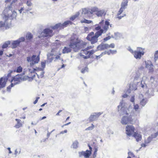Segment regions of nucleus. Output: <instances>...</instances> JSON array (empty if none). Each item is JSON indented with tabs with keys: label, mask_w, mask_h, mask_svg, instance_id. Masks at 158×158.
<instances>
[{
	"label": "nucleus",
	"mask_w": 158,
	"mask_h": 158,
	"mask_svg": "<svg viewBox=\"0 0 158 158\" xmlns=\"http://www.w3.org/2000/svg\"><path fill=\"white\" fill-rule=\"evenodd\" d=\"M15 120L17 121V123L15 126V127L16 128H19L23 126V123L21 122L20 119H19L16 118Z\"/></svg>",
	"instance_id": "19"
},
{
	"label": "nucleus",
	"mask_w": 158,
	"mask_h": 158,
	"mask_svg": "<svg viewBox=\"0 0 158 158\" xmlns=\"http://www.w3.org/2000/svg\"><path fill=\"white\" fill-rule=\"evenodd\" d=\"M127 2L126 1L125 2H122L121 5V7L120 8L119 10L118 11V12L117 14V18L119 19H121L122 17H123L124 15H123L122 16H119V15L123 12V10L124 9L126 8V7L127 6Z\"/></svg>",
	"instance_id": "14"
},
{
	"label": "nucleus",
	"mask_w": 158,
	"mask_h": 158,
	"mask_svg": "<svg viewBox=\"0 0 158 158\" xmlns=\"http://www.w3.org/2000/svg\"><path fill=\"white\" fill-rule=\"evenodd\" d=\"M87 44V42H84L78 38L72 36L69 40V48L65 47L63 49L62 53L65 54L70 52L72 49L74 52H77L86 46Z\"/></svg>",
	"instance_id": "1"
},
{
	"label": "nucleus",
	"mask_w": 158,
	"mask_h": 158,
	"mask_svg": "<svg viewBox=\"0 0 158 158\" xmlns=\"http://www.w3.org/2000/svg\"><path fill=\"white\" fill-rule=\"evenodd\" d=\"M22 70L23 68L21 66H19L17 67L16 69L14 70V72L18 73H20L22 71Z\"/></svg>",
	"instance_id": "26"
},
{
	"label": "nucleus",
	"mask_w": 158,
	"mask_h": 158,
	"mask_svg": "<svg viewBox=\"0 0 158 158\" xmlns=\"http://www.w3.org/2000/svg\"><path fill=\"white\" fill-rule=\"evenodd\" d=\"M128 155H129V156H131L132 157H134L135 156L134 154L131 152H129L128 153Z\"/></svg>",
	"instance_id": "43"
},
{
	"label": "nucleus",
	"mask_w": 158,
	"mask_h": 158,
	"mask_svg": "<svg viewBox=\"0 0 158 158\" xmlns=\"http://www.w3.org/2000/svg\"><path fill=\"white\" fill-rule=\"evenodd\" d=\"M78 143L77 141H75L72 144L73 148H77L78 147Z\"/></svg>",
	"instance_id": "32"
},
{
	"label": "nucleus",
	"mask_w": 158,
	"mask_h": 158,
	"mask_svg": "<svg viewBox=\"0 0 158 158\" xmlns=\"http://www.w3.org/2000/svg\"><path fill=\"white\" fill-rule=\"evenodd\" d=\"M94 126L93 125V124H92L91 126L90 127H89L87 128H86L85 129V131H88V130H91L94 129Z\"/></svg>",
	"instance_id": "33"
},
{
	"label": "nucleus",
	"mask_w": 158,
	"mask_h": 158,
	"mask_svg": "<svg viewBox=\"0 0 158 158\" xmlns=\"http://www.w3.org/2000/svg\"><path fill=\"white\" fill-rule=\"evenodd\" d=\"M60 54L59 55H57L56 57H55V59L56 60H58V59H59L60 58Z\"/></svg>",
	"instance_id": "49"
},
{
	"label": "nucleus",
	"mask_w": 158,
	"mask_h": 158,
	"mask_svg": "<svg viewBox=\"0 0 158 158\" xmlns=\"http://www.w3.org/2000/svg\"><path fill=\"white\" fill-rule=\"evenodd\" d=\"M62 111V110H60L58 111V112L57 113H56V115H57V116L59 115H60V114H60V112H61Z\"/></svg>",
	"instance_id": "52"
},
{
	"label": "nucleus",
	"mask_w": 158,
	"mask_h": 158,
	"mask_svg": "<svg viewBox=\"0 0 158 158\" xmlns=\"http://www.w3.org/2000/svg\"><path fill=\"white\" fill-rule=\"evenodd\" d=\"M138 51L133 50L130 47H129L128 50L133 55L134 57L136 59H140L142 56L143 55L144 52L141 51L142 49L140 48H137Z\"/></svg>",
	"instance_id": "5"
},
{
	"label": "nucleus",
	"mask_w": 158,
	"mask_h": 158,
	"mask_svg": "<svg viewBox=\"0 0 158 158\" xmlns=\"http://www.w3.org/2000/svg\"><path fill=\"white\" fill-rule=\"evenodd\" d=\"M3 54V51L1 50L0 51V56L2 55Z\"/></svg>",
	"instance_id": "58"
},
{
	"label": "nucleus",
	"mask_w": 158,
	"mask_h": 158,
	"mask_svg": "<svg viewBox=\"0 0 158 158\" xmlns=\"http://www.w3.org/2000/svg\"><path fill=\"white\" fill-rule=\"evenodd\" d=\"M135 130V127L132 125H127L126 127V134L129 136H131L132 135H133Z\"/></svg>",
	"instance_id": "12"
},
{
	"label": "nucleus",
	"mask_w": 158,
	"mask_h": 158,
	"mask_svg": "<svg viewBox=\"0 0 158 158\" xmlns=\"http://www.w3.org/2000/svg\"><path fill=\"white\" fill-rule=\"evenodd\" d=\"M80 22L81 23H85L89 24L92 23V21L91 20H88L85 19H84L83 20H81Z\"/></svg>",
	"instance_id": "25"
},
{
	"label": "nucleus",
	"mask_w": 158,
	"mask_h": 158,
	"mask_svg": "<svg viewBox=\"0 0 158 158\" xmlns=\"http://www.w3.org/2000/svg\"><path fill=\"white\" fill-rule=\"evenodd\" d=\"M84 29V31L85 32H86L87 31H89V28L87 27H85Z\"/></svg>",
	"instance_id": "51"
},
{
	"label": "nucleus",
	"mask_w": 158,
	"mask_h": 158,
	"mask_svg": "<svg viewBox=\"0 0 158 158\" xmlns=\"http://www.w3.org/2000/svg\"><path fill=\"white\" fill-rule=\"evenodd\" d=\"M89 150H87L85 151H82L79 152L80 157L84 156L85 158H89L91 154L92 148L89 144L88 145Z\"/></svg>",
	"instance_id": "13"
},
{
	"label": "nucleus",
	"mask_w": 158,
	"mask_h": 158,
	"mask_svg": "<svg viewBox=\"0 0 158 158\" xmlns=\"http://www.w3.org/2000/svg\"><path fill=\"white\" fill-rule=\"evenodd\" d=\"M18 75L19 74H18L15 76L13 77L11 81V83L10 85L7 87V89L8 90H10L11 87L20 82V78L18 77Z\"/></svg>",
	"instance_id": "11"
},
{
	"label": "nucleus",
	"mask_w": 158,
	"mask_h": 158,
	"mask_svg": "<svg viewBox=\"0 0 158 158\" xmlns=\"http://www.w3.org/2000/svg\"><path fill=\"white\" fill-rule=\"evenodd\" d=\"M135 101V98L134 97H132L131 99V101L132 102H134Z\"/></svg>",
	"instance_id": "50"
},
{
	"label": "nucleus",
	"mask_w": 158,
	"mask_h": 158,
	"mask_svg": "<svg viewBox=\"0 0 158 158\" xmlns=\"http://www.w3.org/2000/svg\"><path fill=\"white\" fill-rule=\"evenodd\" d=\"M151 136L153 138L156 137L157 136H158V130L157 132L153 134H152L151 135Z\"/></svg>",
	"instance_id": "37"
},
{
	"label": "nucleus",
	"mask_w": 158,
	"mask_h": 158,
	"mask_svg": "<svg viewBox=\"0 0 158 158\" xmlns=\"http://www.w3.org/2000/svg\"><path fill=\"white\" fill-rule=\"evenodd\" d=\"M88 68L87 67H85L84 69H82L81 70V72L82 73H85L86 71H87Z\"/></svg>",
	"instance_id": "40"
},
{
	"label": "nucleus",
	"mask_w": 158,
	"mask_h": 158,
	"mask_svg": "<svg viewBox=\"0 0 158 158\" xmlns=\"http://www.w3.org/2000/svg\"><path fill=\"white\" fill-rule=\"evenodd\" d=\"M26 38L27 40H30L33 38V35L31 33L27 34L26 35Z\"/></svg>",
	"instance_id": "28"
},
{
	"label": "nucleus",
	"mask_w": 158,
	"mask_h": 158,
	"mask_svg": "<svg viewBox=\"0 0 158 158\" xmlns=\"http://www.w3.org/2000/svg\"><path fill=\"white\" fill-rule=\"evenodd\" d=\"M128 117L123 116L121 122L123 124L126 125L128 124Z\"/></svg>",
	"instance_id": "22"
},
{
	"label": "nucleus",
	"mask_w": 158,
	"mask_h": 158,
	"mask_svg": "<svg viewBox=\"0 0 158 158\" xmlns=\"http://www.w3.org/2000/svg\"><path fill=\"white\" fill-rule=\"evenodd\" d=\"M104 23V20H102L98 24H96L95 26V30L98 32H101V35L103 33H105L108 30L109 26L110 25L109 22L107 21L105 22V24L102 27V29H101V25Z\"/></svg>",
	"instance_id": "3"
},
{
	"label": "nucleus",
	"mask_w": 158,
	"mask_h": 158,
	"mask_svg": "<svg viewBox=\"0 0 158 158\" xmlns=\"http://www.w3.org/2000/svg\"><path fill=\"white\" fill-rule=\"evenodd\" d=\"M70 123H71V122H69V123H66V124H64V125H63L61 127H64V126L67 125H69V124H70Z\"/></svg>",
	"instance_id": "54"
},
{
	"label": "nucleus",
	"mask_w": 158,
	"mask_h": 158,
	"mask_svg": "<svg viewBox=\"0 0 158 158\" xmlns=\"http://www.w3.org/2000/svg\"><path fill=\"white\" fill-rule=\"evenodd\" d=\"M7 81V79L2 77L0 79V88H3L5 87Z\"/></svg>",
	"instance_id": "17"
},
{
	"label": "nucleus",
	"mask_w": 158,
	"mask_h": 158,
	"mask_svg": "<svg viewBox=\"0 0 158 158\" xmlns=\"http://www.w3.org/2000/svg\"><path fill=\"white\" fill-rule=\"evenodd\" d=\"M20 40L19 41H20V42H23V41H25V38L24 37H21L20 39Z\"/></svg>",
	"instance_id": "47"
},
{
	"label": "nucleus",
	"mask_w": 158,
	"mask_h": 158,
	"mask_svg": "<svg viewBox=\"0 0 158 158\" xmlns=\"http://www.w3.org/2000/svg\"><path fill=\"white\" fill-rule=\"evenodd\" d=\"M11 17L12 16L11 14L9 15L8 14L7 15H5L3 17V19L4 20L5 22L3 23L2 21L0 22V27H4L5 25V23H6V21Z\"/></svg>",
	"instance_id": "16"
},
{
	"label": "nucleus",
	"mask_w": 158,
	"mask_h": 158,
	"mask_svg": "<svg viewBox=\"0 0 158 158\" xmlns=\"http://www.w3.org/2000/svg\"><path fill=\"white\" fill-rule=\"evenodd\" d=\"M40 98L38 97H37L36 100L35 101L33 102V103L35 104H36L38 102V99Z\"/></svg>",
	"instance_id": "46"
},
{
	"label": "nucleus",
	"mask_w": 158,
	"mask_h": 158,
	"mask_svg": "<svg viewBox=\"0 0 158 158\" xmlns=\"http://www.w3.org/2000/svg\"><path fill=\"white\" fill-rule=\"evenodd\" d=\"M109 48H113L114 47V44H111L110 45H109Z\"/></svg>",
	"instance_id": "44"
},
{
	"label": "nucleus",
	"mask_w": 158,
	"mask_h": 158,
	"mask_svg": "<svg viewBox=\"0 0 158 158\" xmlns=\"http://www.w3.org/2000/svg\"><path fill=\"white\" fill-rule=\"evenodd\" d=\"M43 37H50L54 35L53 31L48 28L45 29L41 33Z\"/></svg>",
	"instance_id": "10"
},
{
	"label": "nucleus",
	"mask_w": 158,
	"mask_h": 158,
	"mask_svg": "<svg viewBox=\"0 0 158 158\" xmlns=\"http://www.w3.org/2000/svg\"><path fill=\"white\" fill-rule=\"evenodd\" d=\"M27 5L29 6H30L31 5V3H29V2L28 1H27Z\"/></svg>",
	"instance_id": "61"
},
{
	"label": "nucleus",
	"mask_w": 158,
	"mask_h": 158,
	"mask_svg": "<svg viewBox=\"0 0 158 158\" xmlns=\"http://www.w3.org/2000/svg\"><path fill=\"white\" fill-rule=\"evenodd\" d=\"M98 8L96 7H93L91 9H87L85 8L83 10V12L82 13L81 17L82 18H83L86 14H93L96 13L98 11Z\"/></svg>",
	"instance_id": "8"
},
{
	"label": "nucleus",
	"mask_w": 158,
	"mask_h": 158,
	"mask_svg": "<svg viewBox=\"0 0 158 158\" xmlns=\"http://www.w3.org/2000/svg\"><path fill=\"white\" fill-rule=\"evenodd\" d=\"M50 134H51V133H49L47 134V136L48 137H49Z\"/></svg>",
	"instance_id": "60"
},
{
	"label": "nucleus",
	"mask_w": 158,
	"mask_h": 158,
	"mask_svg": "<svg viewBox=\"0 0 158 158\" xmlns=\"http://www.w3.org/2000/svg\"><path fill=\"white\" fill-rule=\"evenodd\" d=\"M102 114L100 112L94 113L93 114L91 115L89 118V121L91 122L97 120Z\"/></svg>",
	"instance_id": "15"
},
{
	"label": "nucleus",
	"mask_w": 158,
	"mask_h": 158,
	"mask_svg": "<svg viewBox=\"0 0 158 158\" xmlns=\"http://www.w3.org/2000/svg\"><path fill=\"white\" fill-rule=\"evenodd\" d=\"M10 10L8 9H5V10H4V13H5V12H9V11H10Z\"/></svg>",
	"instance_id": "57"
},
{
	"label": "nucleus",
	"mask_w": 158,
	"mask_h": 158,
	"mask_svg": "<svg viewBox=\"0 0 158 158\" xmlns=\"http://www.w3.org/2000/svg\"><path fill=\"white\" fill-rule=\"evenodd\" d=\"M53 54H50L48 56V60L50 62H52L53 60V58L52 57Z\"/></svg>",
	"instance_id": "29"
},
{
	"label": "nucleus",
	"mask_w": 158,
	"mask_h": 158,
	"mask_svg": "<svg viewBox=\"0 0 158 158\" xmlns=\"http://www.w3.org/2000/svg\"><path fill=\"white\" fill-rule=\"evenodd\" d=\"M73 23L70 20H67L65 21L63 23H59L56 24L55 25L52 27V29H61L67 27L69 25H72Z\"/></svg>",
	"instance_id": "7"
},
{
	"label": "nucleus",
	"mask_w": 158,
	"mask_h": 158,
	"mask_svg": "<svg viewBox=\"0 0 158 158\" xmlns=\"http://www.w3.org/2000/svg\"><path fill=\"white\" fill-rule=\"evenodd\" d=\"M93 48V47L92 46H89L87 47L86 48H85V49L87 50L88 51L89 49H90Z\"/></svg>",
	"instance_id": "45"
},
{
	"label": "nucleus",
	"mask_w": 158,
	"mask_h": 158,
	"mask_svg": "<svg viewBox=\"0 0 158 158\" xmlns=\"http://www.w3.org/2000/svg\"><path fill=\"white\" fill-rule=\"evenodd\" d=\"M46 117L44 116L43 117H42V118H40V120H42L43 119H44L46 118Z\"/></svg>",
	"instance_id": "55"
},
{
	"label": "nucleus",
	"mask_w": 158,
	"mask_h": 158,
	"mask_svg": "<svg viewBox=\"0 0 158 158\" xmlns=\"http://www.w3.org/2000/svg\"><path fill=\"white\" fill-rule=\"evenodd\" d=\"M146 102L144 99H143L140 102V104L144 106L146 104Z\"/></svg>",
	"instance_id": "38"
},
{
	"label": "nucleus",
	"mask_w": 158,
	"mask_h": 158,
	"mask_svg": "<svg viewBox=\"0 0 158 158\" xmlns=\"http://www.w3.org/2000/svg\"><path fill=\"white\" fill-rule=\"evenodd\" d=\"M11 0H6V2H10L11 1Z\"/></svg>",
	"instance_id": "62"
},
{
	"label": "nucleus",
	"mask_w": 158,
	"mask_h": 158,
	"mask_svg": "<svg viewBox=\"0 0 158 158\" xmlns=\"http://www.w3.org/2000/svg\"><path fill=\"white\" fill-rule=\"evenodd\" d=\"M67 132V130H65L64 131H62L60 132V134H63L64 133H66Z\"/></svg>",
	"instance_id": "48"
},
{
	"label": "nucleus",
	"mask_w": 158,
	"mask_h": 158,
	"mask_svg": "<svg viewBox=\"0 0 158 158\" xmlns=\"http://www.w3.org/2000/svg\"><path fill=\"white\" fill-rule=\"evenodd\" d=\"M110 39V37L109 36L106 37L105 38L104 40L105 41H106L108 40H109Z\"/></svg>",
	"instance_id": "53"
},
{
	"label": "nucleus",
	"mask_w": 158,
	"mask_h": 158,
	"mask_svg": "<svg viewBox=\"0 0 158 158\" xmlns=\"http://www.w3.org/2000/svg\"><path fill=\"white\" fill-rule=\"evenodd\" d=\"M7 149L9 151V153H12L11 151H10V148H8Z\"/></svg>",
	"instance_id": "59"
},
{
	"label": "nucleus",
	"mask_w": 158,
	"mask_h": 158,
	"mask_svg": "<svg viewBox=\"0 0 158 158\" xmlns=\"http://www.w3.org/2000/svg\"><path fill=\"white\" fill-rule=\"evenodd\" d=\"M155 56V60H156L158 58V50L156 51L154 55Z\"/></svg>",
	"instance_id": "39"
},
{
	"label": "nucleus",
	"mask_w": 158,
	"mask_h": 158,
	"mask_svg": "<svg viewBox=\"0 0 158 158\" xmlns=\"http://www.w3.org/2000/svg\"><path fill=\"white\" fill-rule=\"evenodd\" d=\"M45 65H46V62L45 61L41 62V66L42 67V68H41V69H43V70H44V69L45 67Z\"/></svg>",
	"instance_id": "35"
},
{
	"label": "nucleus",
	"mask_w": 158,
	"mask_h": 158,
	"mask_svg": "<svg viewBox=\"0 0 158 158\" xmlns=\"http://www.w3.org/2000/svg\"><path fill=\"white\" fill-rule=\"evenodd\" d=\"M105 52H102L100 55L98 56H96L95 58L97 59H98L99 58H100L103 55L105 54Z\"/></svg>",
	"instance_id": "36"
},
{
	"label": "nucleus",
	"mask_w": 158,
	"mask_h": 158,
	"mask_svg": "<svg viewBox=\"0 0 158 158\" xmlns=\"http://www.w3.org/2000/svg\"><path fill=\"white\" fill-rule=\"evenodd\" d=\"M8 44L5 43L2 46V48H6L8 47Z\"/></svg>",
	"instance_id": "41"
},
{
	"label": "nucleus",
	"mask_w": 158,
	"mask_h": 158,
	"mask_svg": "<svg viewBox=\"0 0 158 158\" xmlns=\"http://www.w3.org/2000/svg\"><path fill=\"white\" fill-rule=\"evenodd\" d=\"M133 136L136 139V141L137 142L141 140L142 139L141 135L136 132L134 133Z\"/></svg>",
	"instance_id": "20"
},
{
	"label": "nucleus",
	"mask_w": 158,
	"mask_h": 158,
	"mask_svg": "<svg viewBox=\"0 0 158 158\" xmlns=\"http://www.w3.org/2000/svg\"><path fill=\"white\" fill-rule=\"evenodd\" d=\"M94 154H93V157L94 158H95L96 157L97 155V152L98 151V148L96 146H94Z\"/></svg>",
	"instance_id": "30"
},
{
	"label": "nucleus",
	"mask_w": 158,
	"mask_h": 158,
	"mask_svg": "<svg viewBox=\"0 0 158 158\" xmlns=\"http://www.w3.org/2000/svg\"><path fill=\"white\" fill-rule=\"evenodd\" d=\"M57 50V48H52V50L51 51L52 52H56V51Z\"/></svg>",
	"instance_id": "42"
},
{
	"label": "nucleus",
	"mask_w": 158,
	"mask_h": 158,
	"mask_svg": "<svg viewBox=\"0 0 158 158\" xmlns=\"http://www.w3.org/2000/svg\"><path fill=\"white\" fill-rule=\"evenodd\" d=\"M20 43V42L18 40L14 41L12 44V48H15L19 45Z\"/></svg>",
	"instance_id": "24"
},
{
	"label": "nucleus",
	"mask_w": 158,
	"mask_h": 158,
	"mask_svg": "<svg viewBox=\"0 0 158 158\" xmlns=\"http://www.w3.org/2000/svg\"><path fill=\"white\" fill-rule=\"evenodd\" d=\"M101 35V32L97 31L94 34V32H91L86 37V39L90 42L91 44H94L98 42V37Z\"/></svg>",
	"instance_id": "4"
},
{
	"label": "nucleus",
	"mask_w": 158,
	"mask_h": 158,
	"mask_svg": "<svg viewBox=\"0 0 158 158\" xmlns=\"http://www.w3.org/2000/svg\"><path fill=\"white\" fill-rule=\"evenodd\" d=\"M23 10H24L23 8V7L21 8V9L20 10H19V12H20V13H21L22 11Z\"/></svg>",
	"instance_id": "56"
},
{
	"label": "nucleus",
	"mask_w": 158,
	"mask_h": 158,
	"mask_svg": "<svg viewBox=\"0 0 158 158\" xmlns=\"http://www.w3.org/2000/svg\"><path fill=\"white\" fill-rule=\"evenodd\" d=\"M134 109L136 111H138V110L139 109V105L137 104L134 105Z\"/></svg>",
	"instance_id": "34"
},
{
	"label": "nucleus",
	"mask_w": 158,
	"mask_h": 158,
	"mask_svg": "<svg viewBox=\"0 0 158 158\" xmlns=\"http://www.w3.org/2000/svg\"><path fill=\"white\" fill-rule=\"evenodd\" d=\"M39 55L36 56V55H33L31 57L29 56L27 58V60L28 62H30V65H32L37 63L40 60Z\"/></svg>",
	"instance_id": "9"
},
{
	"label": "nucleus",
	"mask_w": 158,
	"mask_h": 158,
	"mask_svg": "<svg viewBox=\"0 0 158 158\" xmlns=\"http://www.w3.org/2000/svg\"><path fill=\"white\" fill-rule=\"evenodd\" d=\"M109 48V44H101L98 46V48L101 50H104Z\"/></svg>",
	"instance_id": "21"
},
{
	"label": "nucleus",
	"mask_w": 158,
	"mask_h": 158,
	"mask_svg": "<svg viewBox=\"0 0 158 158\" xmlns=\"http://www.w3.org/2000/svg\"><path fill=\"white\" fill-rule=\"evenodd\" d=\"M94 52L95 51L94 50L87 51L86 49H84L81 50L79 55L82 58L87 59L89 58Z\"/></svg>",
	"instance_id": "6"
},
{
	"label": "nucleus",
	"mask_w": 158,
	"mask_h": 158,
	"mask_svg": "<svg viewBox=\"0 0 158 158\" xmlns=\"http://www.w3.org/2000/svg\"><path fill=\"white\" fill-rule=\"evenodd\" d=\"M79 15V13H78L76 14L73 15L70 18V19L72 21H73L74 20H75L76 18H77Z\"/></svg>",
	"instance_id": "27"
},
{
	"label": "nucleus",
	"mask_w": 158,
	"mask_h": 158,
	"mask_svg": "<svg viewBox=\"0 0 158 158\" xmlns=\"http://www.w3.org/2000/svg\"><path fill=\"white\" fill-rule=\"evenodd\" d=\"M105 14V11L103 10H99L98 9V11L97 12L96 15L98 16H102Z\"/></svg>",
	"instance_id": "23"
},
{
	"label": "nucleus",
	"mask_w": 158,
	"mask_h": 158,
	"mask_svg": "<svg viewBox=\"0 0 158 158\" xmlns=\"http://www.w3.org/2000/svg\"><path fill=\"white\" fill-rule=\"evenodd\" d=\"M69 118H70V117H68L66 119V121H67V120H69Z\"/></svg>",
	"instance_id": "64"
},
{
	"label": "nucleus",
	"mask_w": 158,
	"mask_h": 158,
	"mask_svg": "<svg viewBox=\"0 0 158 158\" xmlns=\"http://www.w3.org/2000/svg\"><path fill=\"white\" fill-rule=\"evenodd\" d=\"M44 70L41 68L34 69L33 71L31 72L29 74V77L37 81L38 79L44 77Z\"/></svg>",
	"instance_id": "2"
},
{
	"label": "nucleus",
	"mask_w": 158,
	"mask_h": 158,
	"mask_svg": "<svg viewBox=\"0 0 158 158\" xmlns=\"http://www.w3.org/2000/svg\"><path fill=\"white\" fill-rule=\"evenodd\" d=\"M153 138L151 136L148 137L144 141V143L141 144V146L143 147H145L152 141Z\"/></svg>",
	"instance_id": "18"
},
{
	"label": "nucleus",
	"mask_w": 158,
	"mask_h": 158,
	"mask_svg": "<svg viewBox=\"0 0 158 158\" xmlns=\"http://www.w3.org/2000/svg\"><path fill=\"white\" fill-rule=\"evenodd\" d=\"M133 119L131 116L128 117V124H132Z\"/></svg>",
	"instance_id": "31"
},
{
	"label": "nucleus",
	"mask_w": 158,
	"mask_h": 158,
	"mask_svg": "<svg viewBox=\"0 0 158 158\" xmlns=\"http://www.w3.org/2000/svg\"><path fill=\"white\" fill-rule=\"evenodd\" d=\"M46 104V103H44V104H42V105H41V106L42 107H43V106H44Z\"/></svg>",
	"instance_id": "63"
}]
</instances>
